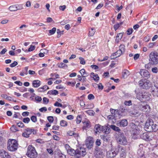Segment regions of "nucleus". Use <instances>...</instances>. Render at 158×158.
I'll list each match as a JSON object with an SVG mask.
<instances>
[{
  "instance_id": "f257e3e1",
  "label": "nucleus",
  "mask_w": 158,
  "mask_h": 158,
  "mask_svg": "<svg viewBox=\"0 0 158 158\" xmlns=\"http://www.w3.org/2000/svg\"><path fill=\"white\" fill-rule=\"evenodd\" d=\"M135 92L136 94L137 98L140 101H148L151 99V95L148 92H138L137 90H135Z\"/></svg>"
},
{
  "instance_id": "f03ea898",
  "label": "nucleus",
  "mask_w": 158,
  "mask_h": 158,
  "mask_svg": "<svg viewBox=\"0 0 158 158\" xmlns=\"http://www.w3.org/2000/svg\"><path fill=\"white\" fill-rule=\"evenodd\" d=\"M149 60L152 65H156L158 64V53L156 51H152L149 55Z\"/></svg>"
},
{
  "instance_id": "7ed1b4c3",
  "label": "nucleus",
  "mask_w": 158,
  "mask_h": 158,
  "mask_svg": "<svg viewBox=\"0 0 158 158\" xmlns=\"http://www.w3.org/2000/svg\"><path fill=\"white\" fill-rule=\"evenodd\" d=\"M116 140L118 143L121 145H125L128 143L127 138L123 132L118 133Z\"/></svg>"
},
{
  "instance_id": "20e7f679",
  "label": "nucleus",
  "mask_w": 158,
  "mask_h": 158,
  "mask_svg": "<svg viewBox=\"0 0 158 158\" xmlns=\"http://www.w3.org/2000/svg\"><path fill=\"white\" fill-rule=\"evenodd\" d=\"M18 145V144L15 140H9L7 143V149L10 151H15L17 149Z\"/></svg>"
},
{
  "instance_id": "39448f33",
  "label": "nucleus",
  "mask_w": 158,
  "mask_h": 158,
  "mask_svg": "<svg viewBox=\"0 0 158 158\" xmlns=\"http://www.w3.org/2000/svg\"><path fill=\"white\" fill-rule=\"evenodd\" d=\"M27 155L31 158H34L36 157L37 152L35 148L32 145H30L28 147Z\"/></svg>"
},
{
  "instance_id": "423d86ee",
  "label": "nucleus",
  "mask_w": 158,
  "mask_h": 158,
  "mask_svg": "<svg viewBox=\"0 0 158 158\" xmlns=\"http://www.w3.org/2000/svg\"><path fill=\"white\" fill-rule=\"evenodd\" d=\"M139 84L141 88L145 89H148L151 86V82L148 80L146 79L141 80L139 81Z\"/></svg>"
},
{
  "instance_id": "0eeeda50",
  "label": "nucleus",
  "mask_w": 158,
  "mask_h": 158,
  "mask_svg": "<svg viewBox=\"0 0 158 158\" xmlns=\"http://www.w3.org/2000/svg\"><path fill=\"white\" fill-rule=\"evenodd\" d=\"M24 132L23 133L22 135L25 137L28 138L29 137V135L32 133L33 134H35L36 132L34 129H31L30 128H27L24 130Z\"/></svg>"
},
{
  "instance_id": "6e6552de",
  "label": "nucleus",
  "mask_w": 158,
  "mask_h": 158,
  "mask_svg": "<svg viewBox=\"0 0 158 158\" xmlns=\"http://www.w3.org/2000/svg\"><path fill=\"white\" fill-rule=\"evenodd\" d=\"M138 108L139 110L143 111L148 112L150 111V107L148 105L144 103L139 104L138 106Z\"/></svg>"
},
{
  "instance_id": "1a4fd4ad",
  "label": "nucleus",
  "mask_w": 158,
  "mask_h": 158,
  "mask_svg": "<svg viewBox=\"0 0 158 158\" xmlns=\"http://www.w3.org/2000/svg\"><path fill=\"white\" fill-rule=\"evenodd\" d=\"M94 143L92 138L88 137L85 141V145L89 149H91L93 147Z\"/></svg>"
},
{
  "instance_id": "9d476101",
  "label": "nucleus",
  "mask_w": 158,
  "mask_h": 158,
  "mask_svg": "<svg viewBox=\"0 0 158 158\" xmlns=\"http://www.w3.org/2000/svg\"><path fill=\"white\" fill-rule=\"evenodd\" d=\"M153 123V121L152 119H147L144 127L145 130L148 131V129H151V127Z\"/></svg>"
},
{
  "instance_id": "9b49d317",
  "label": "nucleus",
  "mask_w": 158,
  "mask_h": 158,
  "mask_svg": "<svg viewBox=\"0 0 158 158\" xmlns=\"http://www.w3.org/2000/svg\"><path fill=\"white\" fill-rule=\"evenodd\" d=\"M77 155L82 156H83L86 154V149L84 148L81 147L76 150Z\"/></svg>"
},
{
  "instance_id": "f8f14e48",
  "label": "nucleus",
  "mask_w": 158,
  "mask_h": 158,
  "mask_svg": "<svg viewBox=\"0 0 158 158\" xmlns=\"http://www.w3.org/2000/svg\"><path fill=\"white\" fill-rule=\"evenodd\" d=\"M103 129V127L99 124H96L95 125L94 128V131L95 133L96 134L99 133L102 131H103L102 130Z\"/></svg>"
},
{
  "instance_id": "ddd939ff",
  "label": "nucleus",
  "mask_w": 158,
  "mask_h": 158,
  "mask_svg": "<svg viewBox=\"0 0 158 158\" xmlns=\"http://www.w3.org/2000/svg\"><path fill=\"white\" fill-rule=\"evenodd\" d=\"M139 73L141 76L144 78H148L150 77V74L145 69L140 70Z\"/></svg>"
},
{
  "instance_id": "4468645a",
  "label": "nucleus",
  "mask_w": 158,
  "mask_h": 158,
  "mask_svg": "<svg viewBox=\"0 0 158 158\" xmlns=\"http://www.w3.org/2000/svg\"><path fill=\"white\" fill-rule=\"evenodd\" d=\"M0 156L2 158H10V156L3 149H0Z\"/></svg>"
},
{
  "instance_id": "2eb2a0df",
  "label": "nucleus",
  "mask_w": 158,
  "mask_h": 158,
  "mask_svg": "<svg viewBox=\"0 0 158 158\" xmlns=\"http://www.w3.org/2000/svg\"><path fill=\"white\" fill-rule=\"evenodd\" d=\"M127 120L126 119H124L117 121L116 124L118 126L124 127L127 126Z\"/></svg>"
},
{
  "instance_id": "dca6fc26",
  "label": "nucleus",
  "mask_w": 158,
  "mask_h": 158,
  "mask_svg": "<svg viewBox=\"0 0 158 158\" xmlns=\"http://www.w3.org/2000/svg\"><path fill=\"white\" fill-rule=\"evenodd\" d=\"M118 153V151L116 152L115 151L110 150L108 151L107 152V156L111 158L114 157Z\"/></svg>"
},
{
  "instance_id": "f3484780",
  "label": "nucleus",
  "mask_w": 158,
  "mask_h": 158,
  "mask_svg": "<svg viewBox=\"0 0 158 158\" xmlns=\"http://www.w3.org/2000/svg\"><path fill=\"white\" fill-rule=\"evenodd\" d=\"M119 151L120 152V156L122 158H124L125 157L126 152L125 150L122 147H119Z\"/></svg>"
},
{
  "instance_id": "a211bd4d",
  "label": "nucleus",
  "mask_w": 158,
  "mask_h": 158,
  "mask_svg": "<svg viewBox=\"0 0 158 158\" xmlns=\"http://www.w3.org/2000/svg\"><path fill=\"white\" fill-rule=\"evenodd\" d=\"M67 153L72 156H76L78 158H80L79 156H77V152H76V150H75L73 149H72V148L67 152Z\"/></svg>"
},
{
  "instance_id": "6ab92c4d",
  "label": "nucleus",
  "mask_w": 158,
  "mask_h": 158,
  "mask_svg": "<svg viewBox=\"0 0 158 158\" xmlns=\"http://www.w3.org/2000/svg\"><path fill=\"white\" fill-rule=\"evenodd\" d=\"M140 137L142 139L146 140H149L150 139L149 136L147 132L143 133L140 135Z\"/></svg>"
},
{
  "instance_id": "aec40b11",
  "label": "nucleus",
  "mask_w": 158,
  "mask_h": 158,
  "mask_svg": "<svg viewBox=\"0 0 158 158\" xmlns=\"http://www.w3.org/2000/svg\"><path fill=\"white\" fill-rule=\"evenodd\" d=\"M40 85V81L39 80H35L33 81L32 85L35 88L38 87Z\"/></svg>"
},
{
  "instance_id": "412c9836",
  "label": "nucleus",
  "mask_w": 158,
  "mask_h": 158,
  "mask_svg": "<svg viewBox=\"0 0 158 158\" xmlns=\"http://www.w3.org/2000/svg\"><path fill=\"white\" fill-rule=\"evenodd\" d=\"M151 129H148V131L150 132L153 131L156 132L157 131L158 129V126L156 124H154V123L151 127Z\"/></svg>"
},
{
  "instance_id": "4be33fe9",
  "label": "nucleus",
  "mask_w": 158,
  "mask_h": 158,
  "mask_svg": "<svg viewBox=\"0 0 158 158\" xmlns=\"http://www.w3.org/2000/svg\"><path fill=\"white\" fill-rule=\"evenodd\" d=\"M55 158H66L65 155L61 153L56 152L55 154Z\"/></svg>"
},
{
  "instance_id": "5701e85b",
  "label": "nucleus",
  "mask_w": 158,
  "mask_h": 158,
  "mask_svg": "<svg viewBox=\"0 0 158 158\" xmlns=\"http://www.w3.org/2000/svg\"><path fill=\"white\" fill-rule=\"evenodd\" d=\"M130 74L129 72L127 69L124 70L123 72V77L124 78H126Z\"/></svg>"
},
{
  "instance_id": "b1692460",
  "label": "nucleus",
  "mask_w": 158,
  "mask_h": 158,
  "mask_svg": "<svg viewBox=\"0 0 158 158\" xmlns=\"http://www.w3.org/2000/svg\"><path fill=\"white\" fill-rule=\"evenodd\" d=\"M90 77H93L95 81H98L99 80V77L98 74H95L94 73H91L90 74Z\"/></svg>"
},
{
  "instance_id": "393cba45",
  "label": "nucleus",
  "mask_w": 158,
  "mask_h": 158,
  "mask_svg": "<svg viewBox=\"0 0 158 158\" xmlns=\"http://www.w3.org/2000/svg\"><path fill=\"white\" fill-rule=\"evenodd\" d=\"M48 89V87L47 85H44L43 87L38 89V90L39 92H44Z\"/></svg>"
},
{
  "instance_id": "a878e982",
  "label": "nucleus",
  "mask_w": 158,
  "mask_h": 158,
  "mask_svg": "<svg viewBox=\"0 0 158 158\" xmlns=\"http://www.w3.org/2000/svg\"><path fill=\"white\" fill-rule=\"evenodd\" d=\"M153 94L154 96L158 97V87L155 86V88L152 91Z\"/></svg>"
},
{
  "instance_id": "bb28decb",
  "label": "nucleus",
  "mask_w": 158,
  "mask_h": 158,
  "mask_svg": "<svg viewBox=\"0 0 158 158\" xmlns=\"http://www.w3.org/2000/svg\"><path fill=\"white\" fill-rule=\"evenodd\" d=\"M110 127V128L113 130L118 132V133H121L120 132V131H121V130L118 127H116V126L114 125H111Z\"/></svg>"
},
{
  "instance_id": "cd10ccee",
  "label": "nucleus",
  "mask_w": 158,
  "mask_h": 158,
  "mask_svg": "<svg viewBox=\"0 0 158 158\" xmlns=\"http://www.w3.org/2000/svg\"><path fill=\"white\" fill-rule=\"evenodd\" d=\"M95 156L96 158H102L103 153L102 152H97L95 155Z\"/></svg>"
},
{
  "instance_id": "c85d7f7f",
  "label": "nucleus",
  "mask_w": 158,
  "mask_h": 158,
  "mask_svg": "<svg viewBox=\"0 0 158 158\" xmlns=\"http://www.w3.org/2000/svg\"><path fill=\"white\" fill-rule=\"evenodd\" d=\"M123 36V34L122 33H119L118 34L116 37L115 40L118 43L120 40L122 39Z\"/></svg>"
},
{
  "instance_id": "c756f323",
  "label": "nucleus",
  "mask_w": 158,
  "mask_h": 158,
  "mask_svg": "<svg viewBox=\"0 0 158 158\" xmlns=\"http://www.w3.org/2000/svg\"><path fill=\"white\" fill-rule=\"evenodd\" d=\"M9 10L11 11H15L17 10L16 5L10 6L9 8Z\"/></svg>"
},
{
  "instance_id": "7c9ffc66",
  "label": "nucleus",
  "mask_w": 158,
  "mask_h": 158,
  "mask_svg": "<svg viewBox=\"0 0 158 158\" xmlns=\"http://www.w3.org/2000/svg\"><path fill=\"white\" fill-rule=\"evenodd\" d=\"M57 65L58 67L60 68H66L68 67V66L67 65L64 64L62 62L58 64Z\"/></svg>"
},
{
  "instance_id": "2f4dec72",
  "label": "nucleus",
  "mask_w": 158,
  "mask_h": 158,
  "mask_svg": "<svg viewBox=\"0 0 158 158\" xmlns=\"http://www.w3.org/2000/svg\"><path fill=\"white\" fill-rule=\"evenodd\" d=\"M67 134L71 136L73 135L75 137L77 136L78 135L77 134L75 133L74 132L71 131H68L67 132Z\"/></svg>"
},
{
  "instance_id": "473e14b6",
  "label": "nucleus",
  "mask_w": 158,
  "mask_h": 158,
  "mask_svg": "<svg viewBox=\"0 0 158 158\" xmlns=\"http://www.w3.org/2000/svg\"><path fill=\"white\" fill-rule=\"evenodd\" d=\"M95 32V30L92 28L89 31V32L88 33V35L89 36H93L94 35Z\"/></svg>"
},
{
  "instance_id": "72a5a7b5",
  "label": "nucleus",
  "mask_w": 158,
  "mask_h": 158,
  "mask_svg": "<svg viewBox=\"0 0 158 158\" xmlns=\"http://www.w3.org/2000/svg\"><path fill=\"white\" fill-rule=\"evenodd\" d=\"M80 73H81V76H88V74H87L86 72H85V71L84 69H81L79 71Z\"/></svg>"
},
{
  "instance_id": "f704fd0d",
  "label": "nucleus",
  "mask_w": 158,
  "mask_h": 158,
  "mask_svg": "<svg viewBox=\"0 0 158 158\" xmlns=\"http://www.w3.org/2000/svg\"><path fill=\"white\" fill-rule=\"evenodd\" d=\"M110 111L111 113V114L114 116H117L116 114H117V113L118 110L112 109H110Z\"/></svg>"
},
{
  "instance_id": "c9c22d12",
  "label": "nucleus",
  "mask_w": 158,
  "mask_h": 158,
  "mask_svg": "<svg viewBox=\"0 0 158 158\" xmlns=\"http://www.w3.org/2000/svg\"><path fill=\"white\" fill-rule=\"evenodd\" d=\"M10 129L13 132H15L19 131V130L17 128V127L15 125H13L10 128Z\"/></svg>"
},
{
  "instance_id": "e433bc0d",
  "label": "nucleus",
  "mask_w": 158,
  "mask_h": 158,
  "mask_svg": "<svg viewBox=\"0 0 158 158\" xmlns=\"http://www.w3.org/2000/svg\"><path fill=\"white\" fill-rule=\"evenodd\" d=\"M5 144V142L3 138L0 136V146H3Z\"/></svg>"
},
{
  "instance_id": "4c0bfd02",
  "label": "nucleus",
  "mask_w": 158,
  "mask_h": 158,
  "mask_svg": "<svg viewBox=\"0 0 158 158\" xmlns=\"http://www.w3.org/2000/svg\"><path fill=\"white\" fill-rule=\"evenodd\" d=\"M15 5L17 10H21L23 8V4H17Z\"/></svg>"
},
{
  "instance_id": "58836bf2",
  "label": "nucleus",
  "mask_w": 158,
  "mask_h": 158,
  "mask_svg": "<svg viewBox=\"0 0 158 158\" xmlns=\"http://www.w3.org/2000/svg\"><path fill=\"white\" fill-rule=\"evenodd\" d=\"M137 153L139 156L142 157L144 155V152L139 149L138 150Z\"/></svg>"
},
{
  "instance_id": "ea45409f",
  "label": "nucleus",
  "mask_w": 158,
  "mask_h": 158,
  "mask_svg": "<svg viewBox=\"0 0 158 158\" xmlns=\"http://www.w3.org/2000/svg\"><path fill=\"white\" fill-rule=\"evenodd\" d=\"M134 134L135 135H138L141 132V131L138 127H135L134 130Z\"/></svg>"
},
{
  "instance_id": "a19ab883",
  "label": "nucleus",
  "mask_w": 158,
  "mask_h": 158,
  "mask_svg": "<svg viewBox=\"0 0 158 158\" xmlns=\"http://www.w3.org/2000/svg\"><path fill=\"white\" fill-rule=\"evenodd\" d=\"M60 124L61 126L65 127L67 126V123L65 121L62 120L60 121Z\"/></svg>"
},
{
  "instance_id": "79ce46f5",
  "label": "nucleus",
  "mask_w": 158,
  "mask_h": 158,
  "mask_svg": "<svg viewBox=\"0 0 158 158\" xmlns=\"http://www.w3.org/2000/svg\"><path fill=\"white\" fill-rule=\"evenodd\" d=\"M83 123H84V125H85V127H86L89 128L91 127L90 122L89 121L85 122Z\"/></svg>"
},
{
  "instance_id": "37998d69",
  "label": "nucleus",
  "mask_w": 158,
  "mask_h": 158,
  "mask_svg": "<svg viewBox=\"0 0 158 158\" xmlns=\"http://www.w3.org/2000/svg\"><path fill=\"white\" fill-rule=\"evenodd\" d=\"M125 46L124 45H121L119 47V50L124 53L125 51Z\"/></svg>"
},
{
  "instance_id": "c03bdc74",
  "label": "nucleus",
  "mask_w": 158,
  "mask_h": 158,
  "mask_svg": "<svg viewBox=\"0 0 158 158\" xmlns=\"http://www.w3.org/2000/svg\"><path fill=\"white\" fill-rule=\"evenodd\" d=\"M122 23H117L114 25V28L115 31H116L117 29L119 27L120 25L122 24Z\"/></svg>"
},
{
  "instance_id": "a18cd8bd",
  "label": "nucleus",
  "mask_w": 158,
  "mask_h": 158,
  "mask_svg": "<svg viewBox=\"0 0 158 158\" xmlns=\"http://www.w3.org/2000/svg\"><path fill=\"white\" fill-rule=\"evenodd\" d=\"M56 28L55 27L53 28L52 29L49 30V32L50 33V35H51L54 34L56 31Z\"/></svg>"
},
{
  "instance_id": "49530a36",
  "label": "nucleus",
  "mask_w": 158,
  "mask_h": 158,
  "mask_svg": "<svg viewBox=\"0 0 158 158\" xmlns=\"http://www.w3.org/2000/svg\"><path fill=\"white\" fill-rule=\"evenodd\" d=\"M124 104L126 106H131L132 105L131 101V100L125 101L124 102Z\"/></svg>"
},
{
  "instance_id": "de8ad7c7",
  "label": "nucleus",
  "mask_w": 158,
  "mask_h": 158,
  "mask_svg": "<svg viewBox=\"0 0 158 158\" xmlns=\"http://www.w3.org/2000/svg\"><path fill=\"white\" fill-rule=\"evenodd\" d=\"M30 120L29 118L28 117H26L23 118V122L26 123H28L30 121Z\"/></svg>"
},
{
  "instance_id": "09e8293b",
  "label": "nucleus",
  "mask_w": 158,
  "mask_h": 158,
  "mask_svg": "<svg viewBox=\"0 0 158 158\" xmlns=\"http://www.w3.org/2000/svg\"><path fill=\"white\" fill-rule=\"evenodd\" d=\"M86 112L90 115H93L95 113L92 110H89Z\"/></svg>"
},
{
  "instance_id": "8fccbe9b",
  "label": "nucleus",
  "mask_w": 158,
  "mask_h": 158,
  "mask_svg": "<svg viewBox=\"0 0 158 158\" xmlns=\"http://www.w3.org/2000/svg\"><path fill=\"white\" fill-rule=\"evenodd\" d=\"M132 115H134V116L135 117H138L141 114L138 111H134L132 113Z\"/></svg>"
},
{
  "instance_id": "3c124183",
  "label": "nucleus",
  "mask_w": 158,
  "mask_h": 158,
  "mask_svg": "<svg viewBox=\"0 0 158 158\" xmlns=\"http://www.w3.org/2000/svg\"><path fill=\"white\" fill-rule=\"evenodd\" d=\"M81 118L80 116H78L77 118L76 121L77 124H79L81 122Z\"/></svg>"
},
{
  "instance_id": "603ef678",
  "label": "nucleus",
  "mask_w": 158,
  "mask_h": 158,
  "mask_svg": "<svg viewBox=\"0 0 158 158\" xmlns=\"http://www.w3.org/2000/svg\"><path fill=\"white\" fill-rule=\"evenodd\" d=\"M31 120L34 123H35L37 121L36 117L34 115L32 116L31 117Z\"/></svg>"
},
{
  "instance_id": "864d4df0",
  "label": "nucleus",
  "mask_w": 158,
  "mask_h": 158,
  "mask_svg": "<svg viewBox=\"0 0 158 158\" xmlns=\"http://www.w3.org/2000/svg\"><path fill=\"white\" fill-rule=\"evenodd\" d=\"M18 64V62L17 61H14L13 63L10 64V67L13 68L16 66Z\"/></svg>"
},
{
  "instance_id": "5fc2aeb1",
  "label": "nucleus",
  "mask_w": 158,
  "mask_h": 158,
  "mask_svg": "<svg viewBox=\"0 0 158 158\" xmlns=\"http://www.w3.org/2000/svg\"><path fill=\"white\" fill-rule=\"evenodd\" d=\"M117 116H114L112 114L109 115L108 116L107 118L109 120L115 119V117Z\"/></svg>"
},
{
  "instance_id": "6e6d98bb",
  "label": "nucleus",
  "mask_w": 158,
  "mask_h": 158,
  "mask_svg": "<svg viewBox=\"0 0 158 158\" xmlns=\"http://www.w3.org/2000/svg\"><path fill=\"white\" fill-rule=\"evenodd\" d=\"M35 46L31 45L30 47L29 48L28 51L29 52L32 51L34 50L35 49Z\"/></svg>"
},
{
  "instance_id": "4d7b16f0",
  "label": "nucleus",
  "mask_w": 158,
  "mask_h": 158,
  "mask_svg": "<svg viewBox=\"0 0 158 158\" xmlns=\"http://www.w3.org/2000/svg\"><path fill=\"white\" fill-rule=\"evenodd\" d=\"M17 125L19 127H23L24 126V124L21 122L17 123Z\"/></svg>"
},
{
  "instance_id": "13d9d810",
  "label": "nucleus",
  "mask_w": 158,
  "mask_h": 158,
  "mask_svg": "<svg viewBox=\"0 0 158 158\" xmlns=\"http://www.w3.org/2000/svg\"><path fill=\"white\" fill-rule=\"evenodd\" d=\"M79 59L80 60V63L82 64H84L85 63V61L84 59L82 57H80Z\"/></svg>"
},
{
  "instance_id": "bf43d9fd",
  "label": "nucleus",
  "mask_w": 158,
  "mask_h": 158,
  "mask_svg": "<svg viewBox=\"0 0 158 158\" xmlns=\"http://www.w3.org/2000/svg\"><path fill=\"white\" fill-rule=\"evenodd\" d=\"M1 96L3 98H4L6 99H8V98H10L11 99V97H10V96H8L6 94H2L1 95Z\"/></svg>"
},
{
  "instance_id": "052dcab7",
  "label": "nucleus",
  "mask_w": 158,
  "mask_h": 158,
  "mask_svg": "<svg viewBox=\"0 0 158 158\" xmlns=\"http://www.w3.org/2000/svg\"><path fill=\"white\" fill-rule=\"evenodd\" d=\"M48 120L50 123H52L54 118L52 116H48Z\"/></svg>"
},
{
  "instance_id": "680f3d73",
  "label": "nucleus",
  "mask_w": 158,
  "mask_h": 158,
  "mask_svg": "<svg viewBox=\"0 0 158 158\" xmlns=\"http://www.w3.org/2000/svg\"><path fill=\"white\" fill-rule=\"evenodd\" d=\"M43 102L44 104H47L49 102V100L46 97H44L43 98Z\"/></svg>"
},
{
  "instance_id": "e2e57ef3",
  "label": "nucleus",
  "mask_w": 158,
  "mask_h": 158,
  "mask_svg": "<svg viewBox=\"0 0 158 158\" xmlns=\"http://www.w3.org/2000/svg\"><path fill=\"white\" fill-rule=\"evenodd\" d=\"M133 30L132 28H129L127 31V33L128 35H130L132 33Z\"/></svg>"
},
{
  "instance_id": "0e129e2a",
  "label": "nucleus",
  "mask_w": 158,
  "mask_h": 158,
  "mask_svg": "<svg viewBox=\"0 0 158 158\" xmlns=\"http://www.w3.org/2000/svg\"><path fill=\"white\" fill-rule=\"evenodd\" d=\"M40 52H43V53L44 54H47L48 52V51L47 50H46L45 49H41V50H40Z\"/></svg>"
},
{
  "instance_id": "69168bd1",
  "label": "nucleus",
  "mask_w": 158,
  "mask_h": 158,
  "mask_svg": "<svg viewBox=\"0 0 158 158\" xmlns=\"http://www.w3.org/2000/svg\"><path fill=\"white\" fill-rule=\"evenodd\" d=\"M54 105L55 106H58V107H62V105L61 103H60L58 102H56L54 103Z\"/></svg>"
},
{
  "instance_id": "338daca9",
  "label": "nucleus",
  "mask_w": 158,
  "mask_h": 158,
  "mask_svg": "<svg viewBox=\"0 0 158 158\" xmlns=\"http://www.w3.org/2000/svg\"><path fill=\"white\" fill-rule=\"evenodd\" d=\"M88 98L89 100L93 99L94 98V97L92 94H90L88 95Z\"/></svg>"
},
{
  "instance_id": "774afa93",
  "label": "nucleus",
  "mask_w": 158,
  "mask_h": 158,
  "mask_svg": "<svg viewBox=\"0 0 158 158\" xmlns=\"http://www.w3.org/2000/svg\"><path fill=\"white\" fill-rule=\"evenodd\" d=\"M35 100L38 102H40L42 100V98L40 97L37 96L35 97Z\"/></svg>"
}]
</instances>
